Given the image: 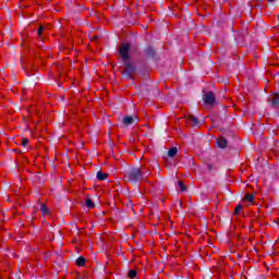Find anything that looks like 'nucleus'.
Here are the masks:
<instances>
[{"mask_svg":"<svg viewBox=\"0 0 279 279\" xmlns=\"http://www.w3.org/2000/svg\"><path fill=\"white\" fill-rule=\"evenodd\" d=\"M151 172L149 169L142 167V168H134L130 173H129V180L131 182H138V180H147Z\"/></svg>","mask_w":279,"mask_h":279,"instance_id":"obj_1","label":"nucleus"},{"mask_svg":"<svg viewBox=\"0 0 279 279\" xmlns=\"http://www.w3.org/2000/svg\"><path fill=\"white\" fill-rule=\"evenodd\" d=\"M119 54L123 62L130 61V44L129 43H124L121 45Z\"/></svg>","mask_w":279,"mask_h":279,"instance_id":"obj_2","label":"nucleus"},{"mask_svg":"<svg viewBox=\"0 0 279 279\" xmlns=\"http://www.w3.org/2000/svg\"><path fill=\"white\" fill-rule=\"evenodd\" d=\"M215 101H216L215 93L207 92L204 96V102L206 104V106H209V108H213V106H215Z\"/></svg>","mask_w":279,"mask_h":279,"instance_id":"obj_3","label":"nucleus"},{"mask_svg":"<svg viewBox=\"0 0 279 279\" xmlns=\"http://www.w3.org/2000/svg\"><path fill=\"white\" fill-rule=\"evenodd\" d=\"M185 121L189 125H192V128H197V125H199V120L194 116H187Z\"/></svg>","mask_w":279,"mask_h":279,"instance_id":"obj_4","label":"nucleus"},{"mask_svg":"<svg viewBox=\"0 0 279 279\" xmlns=\"http://www.w3.org/2000/svg\"><path fill=\"white\" fill-rule=\"evenodd\" d=\"M217 144H218V147L223 149L225 147H227L228 141L226 138L221 137L220 140L217 141Z\"/></svg>","mask_w":279,"mask_h":279,"instance_id":"obj_5","label":"nucleus"},{"mask_svg":"<svg viewBox=\"0 0 279 279\" xmlns=\"http://www.w3.org/2000/svg\"><path fill=\"white\" fill-rule=\"evenodd\" d=\"M123 123H124V125H132V123H134V118L126 116L123 118Z\"/></svg>","mask_w":279,"mask_h":279,"instance_id":"obj_6","label":"nucleus"},{"mask_svg":"<svg viewBox=\"0 0 279 279\" xmlns=\"http://www.w3.org/2000/svg\"><path fill=\"white\" fill-rule=\"evenodd\" d=\"M177 155H178V148L177 147H172V148L169 149L168 156L170 158H174Z\"/></svg>","mask_w":279,"mask_h":279,"instance_id":"obj_7","label":"nucleus"},{"mask_svg":"<svg viewBox=\"0 0 279 279\" xmlns=\"http://www.w3.org/2000/svg\"><path fill=\"white\" fill-rule=\"evenodd\" d=\"M76 265H77V267H84V265H86V258H84V257H78L77 259H76Z\"/></svg>","mask_w":279,"mask_h":279,"instance_id":"obj_8","label":"nucleus"},{"mask_svg":"<svg viewBox=\"0 0 279 279\" xmlns=\"http://www.w3.org/2000/svg\"><path fill=\"white\" fill-rule=\"evenodd\" d=\"M244 202H248V204H254V195L253 194L244 195Z\"/></svg>","mask_w":279,"mask_h":279,"instance_id":"obj_9","label":"nucleus"},{"mask_svg":"<svg viewBox=\"0 0 279 279\" xmlns=\"http://www.w3.org/2000/svg\"><path fill=\"white\" fill-rule=\"evenodd\" d=\"M97 179L100 180V181H104V180H107L108 179V174L101 172V171H98L97 172Z\"/></svg>","mask_w":279,"mask_h":279,"instance_id":"obj_10","label":"nucleus"},{"mask_svg":"<svg viewBox=\"0 0 279 279\" xmlns=\"http://www.w3.org/2000/svg\"><path fill=\"white\" fill-rule=\"evenodd\" d=\"M40 211L43 213V215H49V208H47V205L45 204L40 206Z\"/></svg>","mask_w":279,"mask_h":279,"instance_id":"obj_11","label":"nucleus"},{"mask_svg":"<svg viewBox=\"0 0 279 279\" xmlns=\"http://www.w3.org/2000/svg\"><path fill=\"white\" fill-rule=\"evenodd\" d=\"M279 105V94H275L272 97V106Z\"/></svg>","mask_w":279,"mask_h":279,"instance_id":"obj_12","label":"nucleus"},{"mask_svg":"<svg viewBox=\"0 0 279 279\" xmlns=\"http://www.w3.org/2000/svg\"><path fill=\"white\" fill-rule=\"evenodd\" d=\"M243 213V205H238L234 209V215H241Z\"/></svg>","mask_w":279,"mask_h":279,"instance_id":"obj_13","label":"nucleus"},{"mask_svg":"<svg viewBox=\"0 0 279 279\" xmlns=\"http://www.w3.org/2000/svg\"><path fill=\"white\" fill-rule=\"evenodd\" d=\"M85 205L87 206V208H95V204L89 198L85 201Z\"/></svg>","mask_w":279,"mask_h":279,"instance_id":"obj_14","label":"nucleus"},{"mask_svg":"<svg viewBox=\"0 0 279 279\" xmlns=\"http://www.w3.org/2000/svg\"><path fill=\"white\" fill-rule=\"evenodd\" d=\"M27 145H29V140L27 137H23L22 138V146L27 147Z\"/></svg>","mask_w":279,"mask_h":279,"instance_id":"obj_15","label":"nucleus"},{"mask_svg":"<svg viewBox=\"0 0 279 279\" xmlns=\"http://www.w3.org/2000/svg\"><path fill=\"white\" fill-rule=\"evenodd\" d=\"M136 270L132 269L129 271V278H134L136 276Z\"/></svg>","mask_w":279,"mask_h":279,"instance_id":"obj_16","label":"nucleus"},{"mask_svg":"<svg viewBox=\"0 0 279 279\" xmlns=\"http://www.w3.org/2000/svg\"><path fill=\"white\" fill-rule=\"evenodd\" d=\"M43 32H45V26H39L37 31L38 36H43Z\"/></svg>","mask_w":279,"mask_h":279,"instance_id":"obj_17","label":"nucleus"},{"mask_svg":"<svg viewBox=\"0 0 279 279\" xmlns=\"http://www.w3.org/2000/svg\"><path fill=\"white\" fill-rule=\"evenodd\" d=\"M179 186L183 193L184 191H186V186H184V183H182V181H179Z\"/></svg>","mask_w":279,"mask_h":279,"instance_id":"obj_18","label":"nucleus"},{"mask_svg":"<svg viewBox=\"0 0 279 279\" xmlns=\"http://www.w3.org/2000/svg\"><path fill=\"white\" fill-rule=\"evenodd\" d=\"M274 1H276V0H268L269 3H274Z\"/></svg>","mask_w":279,"mask_h":279,"instance_id":"obj_19","label":"nucleus"},{"mask_svg":"<svg viewBox=\"0 0 279 279\" xmlns=\"http://www.w3.org/2000/svg\"><path fill=\"white\" fill-rule=\"evenodd\" d=\"M92 40H97V37H94Z\"/></svg>","mask_w":279,"mask_h":279,"instance_id":"obj_20","label":"nucleus"},{"mask_svg":"<svg viewBox=\"0 0 279 279\" xmlns=\"http://www.w3.org/2000/svg\"><path fill=\"white\" fill-rule=\"evenodd\" d=\"M213 169V167L209 166V170Z\"/></svg>","mask_w":279,"mask_h":279,"instance_id":"obj_21","label":"nucleus"}]
</instances>
